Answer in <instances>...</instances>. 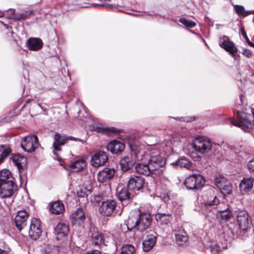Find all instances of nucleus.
Instances as JSON below:
<instances>
[{
    "label": "nucleus",
    "instance_id": "obj_28",
    "mask_svg": "<svg viewBox=\"0 0 254 254\" xmlns=\"http://www.w3.org/2000/svg\"><path fill=\"white\" fill-rule=\"evenodd\" d=\"M117 196L124 205L126 201H129L131 198V194L127 189L124 188L119 191Z\"/></svg>",
    "mask_w": 254,
    "mask_h": 254
},
{
    "label": "nucleus",
    "instance_id": "obj_21",
    "mask_svg": "<svg viewBox=\"0 0 254 254\" xmlns=\"http://www.w3.org/2000/svg\"><path fill=\"white\" fill-rule=\"evenodd\" d=\"M140 161L141 162L137 163L135 166V170L137 173L145 176L154 175L146 161Z\"/></svg>",
    "mask_w": 254,
    "mask_h": 254
},
{
    "label": "nucleus",
    "instance_id": "obj_54",
    "mask_svg": "<svg viewBox=\"0 0 254 254\" xmlns=\"http://www.w3.org/2000/svg\"><path fill=\"white\" fill-rule=\"evenodd\" d=\"M2 15H3V13H2L1 12H0V17L2 16Z\"/></svg>",
    "mask_w": 254,
    "mask_h": 254
},
{
    "label": "nucleus",
    "instance_id": "obj_8",
    "mask_svg": "<svg viewBox=\"0 0 254 254\" xmlns=\"http://www.w3.org/2000/svg\"><path fill=\"white\" fill-rule=\"evenodd\" d=\"M37 136L29 135L22 138L21 142V147L26 152H31L37 148L39 144Z\"/></svg>",
    "mask_w": 254,
    "mask_h": 254
},
{
    "label": "nucleus",
    "instance_id": "obj_16",
    "mask_svg": "<svg viewBox=\"0 0 254 254\" xmlns=\"http://www.w3.org/2000/svg\"><path fill=\"white\" fill-rule=\"evenodd\" d=\"M237 223L239 227L243 230H246L249 225V216L248 213L244 210L238 212L237 214Z\"/></svg>",
    "mask_w": 254,
    "mask_h": 254
},
{
    "label": "nucleus",
    "instance_id": "obj_19",
    "mask_svg": "<svg viewBox=\"0 0 254 254\" xmlns=\"http://www.w3.org/2000/svg\"><path fill=\"white\" fill-rule=\"evenodd\" d=\"M254 180L252 177L245 178L239 184V189L241 193L244 194L251 190L253 187Z\"/></svg>",
    "mask_w": 254,
    "mask_h": 254
},
{
    "label": "nucleus",
    "instance_id": "obj_25",
    "mask_svg": "<svg viewBox=\"0 0 254 254\" xmlns=\"http://www.w3.org/2000/svg\"><path fill=\"white\" fill-rule=\"evenodd\" d=\"M220 46L225 50L229 52L232 56L235 58V54L237 52L238 50L232 42L229 40H224L220 44Z\"/></svg>",
    "mask_w": 254,
    "mask_h": 254
},
{
    "label": "nucleus",
    "instance_id": "obj_44",
    "mask_svg": "<svg viewBox=\"0 0 254 254\" xmlns=\"http://www.w3.org/2000/svg\"><path fill=\"white\" fill-rule=\"evenodd\" d=\"M242 54L244 56H245L246 57H247L248 58H251V57L252 56V54L250 50L246 49H244L243 50Z\"/></svg>",
    "mask_w": 254,
    "mask_h": 254
},
{
    "label": "nucleus",
    "instance_id": "obj_48",
    "mask_svg": "<svg viewBox=\"0 0 254 254\" xmlns=\"http://www.w3.org/2000/svg\"><path fill=\"white\" fill-rule=\"evenodd\" d=\"M89 178H90V182H92V181L94 180V175L92 173H91L89 174Z\"/></svg>",
    "mask_w": 254,
    "mask_h": 254
},
{
    "label": "nucleus",
    "instance_id": "obj_15",
    "mask_svg": "<svg viewBox=\"0 0 254 254\" xmlns=\"http://www.w3.org/2000/svg\"><path fill=\"white\" fill-rule=\"evenodd\" d=\"M115 171L114 169L105 168L99 171L97 175L98 181L100 183H104L109 181L114 177Z\"/></svg>",
    "mask_w": 254,
    "mask_h": 254
},
{
    "label": "nucleus",
    "instance_id": "obj_11",
    "mask_svg": "<svg viewBox=\"0 0 254 254\" xmlns=\"http://www.w3.org/2000/svg\"><path fill=\"white\" fill-rule=\"evenodd\" d=\"M55 141L53 142L54 149L53 152L57 156H59L57 151H61L60 146L64 145L66 142L70 140H76V139L71 136H67L64 134H61L56 133L54 135Z\"/></svg>",
    "mask_w": 254,
    "mask_h": 254
},
{
    "label": "nucleus",
    "instance_id": "obj_33",
    "mask_svg": "<svg viewBox=\"0 0 254 254\" xmlns=\"http://www.w3.org/2000/svg\"><path fill=\"white\" fill-rule=\"evenodd\" d=\"M235 12L239 16H242L243 17H246L251 13H254V11H247L245 9V8L240 5H235L234 6Z\"/></svg>",
    "mask_w": 254,
    "mask_h": 254
},
{
    "label": "nucleus",
    "instance_id": "obj_10",
    "mask_svg": "<svg viewBox=\"0 0 254 254\" xmlns=\"http://www.w3.org/2000/svg\"><path fill=\"white\" fill-rule=\"evenodd\" d=\"M17 190V186L12 180L0 184V195L3 198L12 196Z\"/></svg>",
    "mask_w": 254,
    "mask_h": 254
},
{
    "label": "nucleus",
    "instance_id": "obj_41",
    "mask_svg": "<svg viewBox=\"0 0 254 254\" xmlns=\"http://www.w3.org/2000/svg\"><path fill=\"white\" fill-rule=\"evenodd\" d=\"M219 189L221 190L222 192L225 194H231L232 191V186L228 182L222 186V187H221Z\"/></svg>",
    "mask_w": 254,
    "mask_h": 254
},
{
    "label": "nucleus",
    "instance_id": "obj_9",
    "mask_svg": "<svg viewBox=\"0 0 254 254\" xmlns=\"http://www.w3.org/2000/svg\"><path fill=\"white\" fill-rule=\"evenodd\" d=\"M41 222L40 219L33 218L29 227L28 236L33 240L38 239L42 234Z\"/></svg>",
    "mask_w": 254,
    "mask_h": 254
},
{
    "label": "nucleus",
    "instance_id": "obj_31",
    "mask_svg": "<svg viewBox=\"0 0 254 254\" xmlns=\"http://www.w3.org/2000/svg\"><path fill=\"white\" fill-rule=\"evenodd\" d=\"M92 242L95 246H100L104 243L103 235L99 232H95L92 235Z\"/></svg>",
    "mask_w": 254,
    "mask_h": 254
},
{
    "label": "nucleus",
    "instance_id": "obj_53",
    "mask_svg": "<svg viewBox=\"0 0 254 254\" xmlns=\"http://www.w3.org/2000/svg\"><path fill=\"white\" fill-rule=\"evenodd\" d=\"M20 18L24 19V18H25V16H24L23 15H21L20 16Z\"/></svg>",
    "mask_w": 254,
    "mask_h": 254
},
{
    "label": "nucleus",
    "instance_id": "obj_50",
    "mask_svg": "<svg viewBox=\"0 0 254 254\" xmlns=\"http://www.w3.org/2000/svg\"><path fill=\"white\" fill-rule=\"evenodd\" d=\"M251 112H252V117H253V120H254V109H251Z\"/></svg>",
    "mask_w": 254,
    "mask_h": 254
},
{
    "label": "nucleus",
    "instance_id": "obj_1",
    "mask_svg": "<svg viewBox=\"0 0 254 254\" xmlns=\"http://www.w3.org/2000/svg\"><path fill=\"white\" fill-rule=\"evenodd\" d=\"M129 147L136 160L146 161L155 175L162 174V167L165 164V160L159 150L152 146L146 148L137 142L129 143Z\"/></svg>",
    "mask_w": 254,
    "mask_h": 254
},
{
    "label": "nucleus",
    "instance_id": "obj_12",
    "mask_svg": "<svg viewBox=\"0 0 254 254\" xmlns=\"http://www.w3.org/2000/svg\"><path fill=\"white\" fill-rule=\"evenodd\" d=\"M145 184V180L143 178L133 176L130 177L127 182V188L131 190L138 191L143 189Z\"/></svg>",
    "mask_w": 254,
    "mask_h": 254
},
{
    "label": "nucleus",
    "instance_id": "obj_2",
    "mask_svg": "<svg viewBox=\"0 0 254 254\" xmlns=\"http://www.w3.org/2000/svg\"><path fill=\"white\" fill-rule=\"evenodd\" d=\"M217 193V190L215 188L208 186L205 190L203 195L202 212L209 222L212 221L214 216L213 213H211V211L219 203Z\"/></svg>",
    "mask_w": 254,
    "mask_h": 254
},
{
    "label": "nucleus",
    "instance_id": "obj_7",
    "mask_svg": "<svg viewBox=\"0 0 254 254\" xmlns=\"http://www.w3.org/2000/svg\"><path fill=\"white\" fill-rule=\"evenodd\" d=\"M203 177L199 174L189 176L185 181V185L189 190H197L201 188L204 184Z\"/></svg>",
    "mask_w": 254,
    "mask_h": 254
},
{
    "label": "nucleus",
    "instance_id": "obj_37",
    "mask_svg": "<svg viewBox=\"0 0 254 254\" xmlns=\"http://www.w3.org/2000/svg\"><path fill=\"white\" fill-rule=\"evenodd\" d=\"M135 249L131 245L127 244L122 248L121 254H135Z\"/></svg>",
    "mask_w": 254,
    "mask_h": 254
},
{
    "label": "nucleus",
    "instance_id": "obj_14",
    "mask_svg": "<svg viewBox=\"0 0 254 254\" xmlns=\"http://www.w3.org/2000/svg\"><path fill=\"white\" fill-rule=\"evenodd\" d=\"M29 217V213L25 210H19L15 217V224L19 231L24 229L27 224V220Z\"/></svg>",
    "mask_w": 254,
    "mask_h": 254
},
{
    "label": "nucleus",
    "instance_id": "obj_38",
    "mask_svg": "<svg viewBox=\"0 0 254 254\" xmlns=\"http://www.w3.org/2000/svg\"><path fill=\"white\" fill-rule=\"evenodd\" d=\"M10 153V149L8 147L1 145L0 146V162L7 156Z\"/></svg>",
    "mask_w": 254,
    "mask_h": 254
},
{
    "label": "nucleus",
    "instance_id": "obj_13",
    "mask_svg": "<svg viewBox=\"0 0 254 254\" xmlns=\"http://www.w3.org/2000/svg\"><path fill=\"white\" fill-rule=\"evenodd\" d=\"M108 156L105 152L99 151L94 153L91 159L92 166L98 168L102 166L108 161Z\"/></svg>",
    "mask_w": 254,
    "mask_h": 254
},
{
    "label": "nucleus",
    "instance_id": "obj_3",
    "mask_svg": "<svg viewBox=\"0 0 254 254\" xmlns=\"http://www.w3.org/2000/svg\"><path fill=\"white\" fill-rule=\"evenodd\" d=\"M231 124L241 128L245 131H248L254 127V121L251 114L244 112H238V121L232 119Z\"/></svg>",
    "mask_w": 254,
    "mask_h": 254
},
{
    "label": "nucleus",
    "instance_id": "obj_18",
    "mask_svg": "<svg viewBox=\"0 0 254 254\" xmlns=\"http://www.w3.org/2000/svg\"><path fill=\"white\" fill-rule=\"evenodd\" d=\"M70 217L73 225H80L85 219V213L82 208H78L72 213Z\"/></svg>",
    "mask_w": 254,
    "mask_h": 254
},
{
    "label": "nucleus",
    "instance_id": "obj_36",
    "mask_svg": "<svg viewBox=\"0 0 254 254\" xmlns=\"http://www.w3.org/2000/svg\"><path fill=\"white\" fill-rule=\"evenodd\" d=\"M175 237L176 242L180 246L184 245L188 242V238L185 234L178 233L175 234Z\"/></svg>",
    "mask_w": 254,
    "mask_h": 254
},
{
    "label": "nucleus",
    "instance_id": "obj_49",
    "mask_svg": "<svg viewBox=\"0 0 254 254\" xmlns=\"http://www.w3.org/2000/svg\"><path fill=\"white\" fill-rule=\"evenodd\" d=\"M0 254H7V252L6 251L0 249Z\"/></svg>",
    "mask_w": 254,
    "mask_h": 254
},
{
    "label": "nucleus",
    "instance_id": "obj_55",
    "mask_svg": "<svg viewBox=\"0 0 254 254\" xmlns=\"http://www.w3.org/2000/svg\"><path fill=\"white\" fill-rule=\"evenodd\" d=\"M38 106L40 107H41L40 105L38 104Z\"/></svg>",
    "mask_w": 254,
    "mask_h": 254
},
{
    "label": "nucleus",
    "instance_id": "obj_30",
    "mask_svg": "<svg viewBox=\"0 0 254 254\" xmlns=\"http://www.w3.org/2000/svg\"><path fill=\"white\" fill-rule=\"evenodd\" d=\"M11 159L18 168L22 167L27 162V158L20 154L13 155Z\"/></svg>",
    "mask_w": 254,
    "mask_h": 254
},
{
    "label": "nucleus",
    "instance_id": "obj_4",
    "mask_svg": "<svg viewBox=\"0 0 254 254\" xmlns=\"http://www.w3.org/2000/svg\"><path fill=\"white\" fill-rule=\"evenodd\" d=\"M151 222V217L150 215L146 212L140 213L138 216V219H135V225L131 226L130 220L127 223V228L131 230L132 228H136L140 231L147 229Z\"/></svg>",
    "mask_w": 254,
    "mask_h": 254
},
{
    "label": "nucleus",
    "instance_id": "obj_42",
    "mask_svg": "<svg viewBox=\"0 0 254 254\" xmlns=\"http://www.w3.org/2000/svg\"><path fill=\"white\" fill-rule=\"evenodd\" d=\"M180 22L184 25L187 28H193L195 26V23L192 21L186 19L184 18H181L179 19Z\"/></svg>",
    "mask_w": 254,
    "mask_h": 254
},
{
    "label": "nucleus",
    "instance_id": "obj_34",
    "mask_svg": "<svg viewBox=\"0 0 254 254\" xmlns=\"http://www.w3.org/2000/svg\"><path fill=\"white\" fill-rule=\"evenodd\" d=\"M176 164L181 167H184L188 169H191L193 168L192 163L189 160L184 157L179 159L176 161Z\"/></svg>",
    "mask_w": 254,
    "mask_h": 254
},
{
    "label": "nucleus",
    "instance_id": "obj_17",
    "mask_svg": "<svg viewBox=\"0 0 254 254\" xmlns=\"http://www.w3.org/2000/svg\"><path fill=\"white\" fill-rule=\"evenodd\" d=\"M135 160L131 154H128L122 158L120 161L121 169L127 171L132 168L135 163Z\"/></svg>",
    "mask_w": 254,
    "mask_h": 254
},
{
    "label": "nucleus",
    "instance_id": "obj_5",
    "mask_svg": "<svg viewBox=\"0 0 254 254\" xmlns=\"http://www.w3.org/2000/svg\"><path fill=\"white\" fill-rule=\"evenodd\" d=\"M98 203L101 202L99 207L100 213L105 216H111L114 213H116L117 203L114 200L108 199L105 201H102L100 196H96L95 198Z\"/></svg>",
    "mask_w": 254,
    "mask_h": 254
},
{
    "label": "nucleus",
    "instance_id": "obj_32",
    "mask_svg": "<svg viewBox=\"0 0 254 254\" xmlns=\"http://www.w3.org/2000/svg\"><path fill=\"white\" fill-rule=\"evenodd\" d=\"M12 176L10 172L7 169H3L0 171V184L6 183L12 180Z\"/></svg>",
    "mask_w": 254,
    "mask_h": 254
},
{
    "label": "nucleus",
    "instance_id": "obj_40",
    "mask_svg": "<svg viewBox=\"0 0 254 254\" xmlns=\"http://www.w3.org/2000/svg\"><path fill=\"white\" fill-rule=\"evenodd\" d=\"M227 182V179L221 175H218L215 177V184L218 188L222 187Z\"/></svg>",
    "mask_w": 254,
    "mask_h": 254
},
{
    "label": "nucleus",
    "instance_id": "obj_29",
    "mask_svg": "<svg viewBox=\"0 0 254 254\" xmlns=\"http://www.w3.org/2000/svg\"><path fill=\"white\" fill-rule=\"evenodd\" d=\"M50 210L53 214H60L64 210V206L62 202L55 201L51 204Z\"/></svg>",
    "mask_w": 254,
    "mask_h": 254
},
{
    "label": "nucleus",
    "instance_id": "obj_43",
    "mask_svg": "<svg viewBox=\"0 0 254 254\" xmlns=\"http://www.w3.org/2000/svg\"><path fill=\"white\" fill-rule=\"evenodd\" d=\"M241 33H242V36L244 37V38L246 40L247 43H248V44L250 46H254V44H253L252 42H251L250 41V40L249 39V38H248V36L247 35L246 32L245 31V30H244V28H242L241 29Z\"/></svg>",
    "mask_w": 254,
    "mask_h": 254
},
{
    "label": "nucleus",
    "instance_id": "obj_26",
    "mask_svg": "<svg viewBox=\"0 0 254 254\" xmlns=\"http://www.w3.org/2000/svg\"><path fill=\"white\" fill-rule=\"evenodd\" d=\"M171 214L165 213H157L155 215V219L157 223L161 225H168L172 220Z\"/></svg>",
    "mask_w": 254,
    "mask_h": 254
},
{
    "label": "nucleus",
    "instance_id": "obj_52",
    "mask_svg": "<svg viewBox=\"0 0 254 254\" xmlns=\"http://www.w3.org/2000/svg\"><path fill=\"white\" fill-rule=\"evenodd\" d=\"M106 7H110V8H111L113 7V6L111 5V4H107L106 5Z\"/></svg>",
    "mask_w": 254,
    "mask_h": 254
},
{
    "label": "nucleus",
    "instance_id": "obj_35",
    "mask_svg": "<svg viewBox=\"0 0 254 254\" xmlns=\"http://www.w3.org/2000/svg\"><path fill=\"white\" fill-rule=\"evenodd\" d=\"M225 205V208L224 209H218V212L221 213V216L222 219L225 220H229L232 216V212L229 210L228 205Z\"/></svg>",
    "mask_w": 254,
    "mask_h": 254
},
{
    "label": "nucleus",
    "instance_id": "obj_20",
    "mask_svg": "<svg viewBox=\"0 0 254 254\" xmlns=\"http://www.w3.org/2000/svg\"><path fill=\"white\" fill-rule=\"evenodd\" d=\"M156 240V237L154 232H150L146 236V238L142 243L143 250L145 252H148L152 249Z\"/></svg>",
    "mask_w": 254,
    "mask_h": 254
},
{
    "label": "nucleus",
    "instance_id": "obj_47",
    "mask_svg": "<svg viewBox=\"0 0 254 254\" xmlns=\"http://www.w3.org/2000/svg\"><path fill=\"white\" fill-rule=\"evenodd\" d=\"M227 232L228 234V240L233 239V236L234 235V233L231 230L229 229L228 230Z\"/></svg>",
    "mask_w": 254,
    "mask_h": 254
},
{
    "label": "nucleus",
    "instance_id": "obj_22",
    "mask_svg": "<svg viewBox=\"0 0 254 254\" xmlns=\"http://www.w3.org/2000/svg\"><path fill=\"white\" fill-rule=\"evenodd\" d=\"M106 148L108 151L112 153L118 154L124 150L125 145L119 141L114 140L109 143Z\"/></svg>",
    "mask_w": 254,
    "mask_h": 254
},
{
    "label": "nucleus",
    "instance_id": "obj_23",
    "mask_svg": "<svg viewBox=\"0 0 254 254\" xmlns=\"http://www.w3.org/2000/svg\"><path fill=\"white\" fill-rule=\"evenodd\" d=\"M69 228L68 226L64 223L61 222L58 223L55 228V233L57 235V239L65 236L68 233Z\"/></svg>",
    "mask_w": 254,
    "mask_h": 254
},
{
    "label": "nucleus",
    "instance_id": "obj_27",
    "mask_svg": "<svg viewBox=\"0 0 254 254\" xmlns=\"http://www.w3.org/2000/svg\"><path fill=\"white\" fill-rule=\"evenodd\" d=\"M26 44L30 50L38 51L42 47L43 43L39 38H31L27 41Z\"/></svg>",
    "mask_w": 254,
    "mask_h": 254
},
{
    "label": "nucleus",
    "instance_id": "obj_6",
    "mask_svg": "<svg viewBox=\"0 0 254 254\" xmlns=\"http://www.w3.org/2000/svg\"><path fill=\"white\" fill-rule=\"evenodd\" d=\"M192 146L197 152L204 154L208 152L211 150L212 143L205 137L198 136L193 140Z\"/></svg>",
    "mask_w": 254,
    "mask_h": 254
},
{
    "label": "nucleus",
    "instance_id": "obj_51",
    "mask_svg": "<svg viewBox=\"0 0 254 254\" xmlns=\"http://www.w3.org/2000/svg\"><path fill=\"white\" fill-rule=\"evenodd\" d=\"M110 131L112 132H114V133H116V129L115 128H112L110 129Z\"/></svg>",
    "mask_w": 254,
    "mask_h": 254
},
{
    "label": "nucleus",
    "instance_id": "obj_45",
    "mask_svg": "<svg viewBox=\"0 0 254 254\" xmlns=\"http://www.w3.org/2000/svg\"><path fill=\"white\" fill-rule=\"evenodd\" d=\"M248 169L250 171L254 173V159L250 160L248 164Z\"/></svg>",
    "mask_w": 254,
    "mask_h": 254
},
{
    "label": "nucleus",
    "instance_id": "obj_39",
    "mask_svg": "<svg viewBox=\"0 0 254 254\" xmlns=\"http://www.w3.org/2000/svg\"><path fill=\"white\" fill-rule=\"evenodd\" d=\"M207 249L210 251L212 254H218L220 251L219 246L215 242H211Z\"/></svg>",
    "mask_w": 254,
    "mask_h": 254
},
{
    "label": "nucleus",
    "instance_id": "obj_24",
    "mask_svg": "<svg viewBox=\"0 0 254 254\" xmlns=\"http://www.w3.org/2000/svg\"><path fill=\"white\" fill-rule=\"evenodd\" d=\"M87 163L84 158H80L75 160L69 166V167L74 172H79L82 170L86 166Z\"/></svg>",
    "mask_w": 254,
    "mask_h": 254
},
{
    "label": "nucleus",
    "instance_id": "obj_46",
    "mask_svg": "<svg viewBox=\"0 0 254 254\" xmlns=\"http://www.w3.org/2000/svg\"><path fill=\"white\" fill-rule=\"evenodd\" d=\"M86 254H101V253L98 250H92L87 252Z\"/></svg>",
    "mask_w": 254,
    "mask_h": 254
}]
</instances>
